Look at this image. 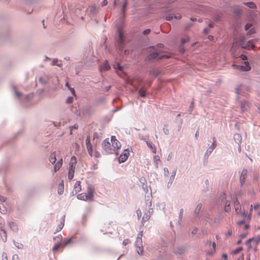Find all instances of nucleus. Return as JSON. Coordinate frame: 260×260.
<instances>
[{"instance_id":"864d4df0","label":"nucleus","mask_w":260,"mask_h":260,"mask_svg":"<svg viewBox=\"0 0 260 260\" xmlns=\"http://www.w3.org/2000/svg\"><path fill=\"white\" fill-rule=\"evenodd\" d=\"M142 188L144 189V191L146 192V193H147L148 192L149 188L147 184H143L142 185Z\"/></svg>"},{"instance_id":"6e6552de","label":"nucleus","mask_w":260,"mask_h":260,"mask_svg":"<svg viewBox=\"0 0 260 260\" xmlns=\"http://www.w3.org/2000/svg\"><path fill=\"white\" fill-rule=\"evenodd\" d=\"M216 147V140L215 138L213 137V142L211 146L208 148V149L206 150L205 153H204V158L208 159L210 155L212 153L214 149Z\"/></svg>"},{"instance_id":"dca6fc26","label":"nucleus","mask_w":260,"mask_h":260,"mask_svg":"<svg viewBox=\"0 0 260 260\" xmlns=\"http://www.w3.org/2000/svg\"><path fill=\"white\" fill-rule=\"evenodd\" d=\"M81 190V186L80 185V181H77L74 186V188L72 191L73 195H75L79 192H80Z\"/></svg>"},{"instance_id":"c85d7f7f","label":"nucleus","mask_w":260,"mask_h":260,"mask_svg":"<svg viewBox=\"0 0 260 260\" xmlns=\"http://www.w3.org/2000/svg\"><path fill=\"white\" fill-rule=\"evenodd\" d=\"M139 95L140 97L144 98L146 96V90L144 87H142L139 90Z\"/></svg>"},{"instance_id":"cd10ccee","label":"nucleus","mask_w":260,"mask_h":260,"mask_svg":"<svg viewBox=\"0 0 260 260\" xmlns=\"http://www.w3.org/2000/svg\"><path fill=\"white\" fill-rule=\"evenodd\" d=\"M202 208V205L201 203H199L197 205V207L194 210V214L198 217L199 215V213L201 211Z\"/></svg>"},{"instance_id":"72a5a7b5","label":"nucleus","mask_w":260,"mask_h":260,"mask_svg":"<svg viewBox=\"0 0 260 260\" xmlns=\"http://www.w3.org/2000/svg\"><path fill=\"white\" fill-rule=\"evenodd\" d=\"M64 189V184L63 181H61L58 185V193L61 194L63 193Z\"/></svg>"},{"instance_id":"f03ea898","label":"nucleus","mask_w":260,"mask_h":260,"mask_svg":"<svg viewBox=\"0 0 260 260\" xmlns=\"http://www.w3.org/2000/svg\"><path fill=\"white\" fill-rule=\"evenodd\" d=\"M169 57L170 56L168 55H160L159 51L153 46L150 48V53L146 57V60L149 61L152 59L158 58V59H161L165 58H169Z\"/></svg>"},{"instance_id":"e2e57ef3","label":"nucleus","mask_w":260,"mask_h":260,"mask_svg":"<svg viewBox=\"0 0 260 260\" xmlns=\"http://www.w3.org/2000/svg\"><path fill=\"white\" fill-rule=\"evenodd\" d=\"M2 260H8V257H7V255L6 252H3L2 253Z\"/></svg>"},{"instance_id":"052dcab7","label":"nucleus","mask_w":260,"mask_h":260,"mask_svg":"<svg viewBox=\"0 0 260 260\" xmlns=\"http://www.w3.org/2000/svg\"><path fill=\"white\" fill-rule=\"evenodd\" d=\"M173 17L174 16L173 15L169 14L167 16H166V19L167 20L170 21V20H172Z\"/></svg>"},{"instance_id":"7c9ffc66","label":"nucleus","mask_w":260,"mask_h":260,"mask_svg":"<svg viewBox=\"0 0 260 260\" xmlns=\"http://www.w3.org/2000/svg\"><path fill=\"white\" fill-rule=\"evenodd\" d=\"M235 93L237 94V98H239L240 95H242L241 85H237L235 88Z\"/></svg>"},{"instance_id":"a19ab883","label":"nucleus","mask_w":260,"mask_h":260,"mask_svg":"<svg viewBox=\"0 0 260 260\" xmlns=\"http://www.w3.org/2000/svg\"><path fill=\"white\" fill-rule=\"evenodd\" d=\"M175 179V178L174 177H170L169 178V181L168 182V184H167V187L168 188H170L174 180Z\"/></svg>"},{"instance_id":"79ce46f5","label":"nucleus","mask_w":260,"mask_h":260,"mask_svg":"<svg viewBox=\"0 0 260 260\" xmlns=\"http://www.w3.org/2000/svg\"><path fill=\"white\" fill-rule=\"evenodd\" d=\"M96 8L97 7L95 6H93L91 7L90 9V13L93 14H95L98 11V9Z\"/></svg>"},{"instance_id":"37998d69","label":"nucleus","mask_w":260,"mask_h":260,"mask_svg":"<svg viewBox=\"0 0 260 260\" xmlns=\"http://www.w3.org/2000/svg\"><path fill=\"white\" fill-rule=\"evenodd\" d=\"M139 138L141 140H144L146 142V141H147V140L149 138V136L148 135L143 136V135L139 134Z\"/></svg>"},{"instance_id":"ddd939ff","label":"nucleus","mask_w":260,"mask_h":260,"mask_svg":"<svg viewBox=\"0 0 260 260\" xmlns=\"http://www.w3.org/2000/svg\"><path fill=\"white\" fill-rule=\"evenodd\" d=\"M74 236H72L69 238H65L62 242V246L64 247L68 245H72L76 243V241L73 240Z\"/></svg>"},{"instance_id":"58836bf2","label":"nucleus","mask_w":260,"mask_h":260,"mask_svg":"<svg viewBox=\"0 0 260 260\" xmlns=\"http://www.w3.org/2000/svg\"><path fill=\"white\" fill-rule=\"evenodd\" d=\"M149 74L154 77H156L159 74V71L157 70H153L150 72Z\"/></svg>"},{"instance_id":"49530a36","label":"nucleus","mask_w":260,"mask_h":260,"mask_svg":"<svg viewBox=\"0 0 260 260\" xmlns=\"http://www.w3.org/2000/svg\"><path fill=\"white\" fill-rule=\"evenodd\" d=\"M127 1L125 0L124 3H123V5H122V9H121V13L124 14V11H125V9L127 6Z\"/></svg>"},{"instance_id":"6ab92c4d","label":"nucleus","mask_w":260,"mask_h":260,"mask_svg":"<svg viewBox=\"0 0 260 260\" xmlns=\"http://www.w3.org/2000/svg\"><path fill=\"white\" fill-rule=\"evenodd\" d=\"M110 69V66H109L107 60L104 61L100 68L101 71H105L109 70Z\"/></svg>"},{"instance_id":"2f4dec72","label":"nucleus","mask_w":260,"mask_h":260,"mask_svg":"<svg viewBox=\"0 0 260 260\" xmlns=\"http://www.w3.org/2000/svg\"><path fill=\"white\" fill-rule=\"evenodd\" d=\"M77 198L78 199L83 201H86L88 200L87 196L85 193H79L77 195Z\"/></svg>"},{"instance_id":"393cba45","label":"nucleus","mask_w":260,"mask_h":260,"mask_svg":"<svg viewBox=\"0 0 260 260\" xmlns=\"http://www.w3.org/2000/svg\"><path fill=\"white\" fill-rule=\"evenodd\" d=\"M1 231L2 232V233L1 234L2 240L5 242L7 241V239L6 232L4 229V227L2 226L1 227Z\"/></svg>"},{"instance_id":"09e8293b","label":"nucleus","mask_w":260,"mask_h":260,"mask_svg":"<svg viewBox=\"0 0 260 260\" xmlns=\"http://www.w3.org/2000/svg\"><path fill=\"white\" fill-rule=\"evenodd\" d=\"M82 68V65H79L75 67V71H76V74H78L79 73V72L81 70Z\"/></svg>"},{"instance_id":"c9c22d12","label":"nucleus","mask_w":260,"mask_h":260,"mask_svg":"<svg viewBox=\"0 0 260 260\" xmlns=\"http://www.w3.org/2000/svg\"><path fill=\"white\" fill-rule=\"evenodd\" d=\"M60 247H62V243H58V244H55L54 246L53 247L52 250L53 252H55L56 251H57Z\"/></svg>"},{"instance_id":"e433bc0d","label":"nucleus","mask_w":260,"mask_h":260,"mask_svg":"<svg viewBox=\"0 0 260 260\" xmlns=\"http://www.w3.org/2000/svg\"><path fill=\"white\" fill-rule=\"evenodd\" d=\"M234 205L236 211H237L240 206V205L239 202L238 201V200L237 199L234 200Z\"/></svg>"},{"instance_id":"603ef678","label":"nucleus","mask_w":260,"mask_h":260,"mask_svg":"<svg viewBox=\"0 0 260 260\" xmlns=\"http://www.w3.org/2000/svg\"><path fill=\"white\" fill-rule=\"evenodd\" d=\"M163 132L166 135H168L169 134V130L166 125H165L164 127L163 128Z\"/></svg>"},{"instance_id":"412c9836","label":"nucleus","mask_w":260,"mask_h":260,"mask_svg":"<svg viewBox=\"0 0 260 260\" xmlns=\"http://www.w3.org/2000/svg\"><path fill=\"white\" fill-rule=\"evenodd\" d=\"M56 154L55 151L52 152L49 156V161L52 165L54 164L56 161Z\"/></svg>"},{"instance_id":"c03bdc74","label":"nucleus","mask_w":260,"mask_h":260,"mask_svg":"<svg viewBox=\"0 0 260 260\" xmlns=\"http://www.w3.org/2000/svg\"><path fill=\"white\" fill-rule=\"evenodd\" d=\"M113 68L115 69H118L119 71L122 70V67L120 65L118 62H116L113 66Z\"/></svg>"},{"instance_id":"2eb2a0df","label":"nucleus","mask_w":260,"mask_h":260,"mask_svg":"<svg viewBox=\"0 0 260 260\" xmlns=\"http://www.w3.org/2000/svg\"><path fill=\"white\" fill-rule=\"evenodd\" d=\"M247 175V170L246 169H243L241 172V175L239 178V181L240 183V186L242 187L245 183V180Z\"/></svg>"},{"instance_id":"774afa93","label":"nucleus","mask_w":260,"mask_h":260,"mask_svg":"<svg viewBox=\"0 0 260 260\" xmlns=\"http://www.w3.org/2000/svg\"><path fill=\"white\" fill-rule=\"evenodd\" d=\"M12 260H19L18 255L17 254L13 255L12 257Z\"/></svg>"},{"instance_id":"423d86ee","label":"nucleus","mask_w":260,"mask_h":260,"mask_svg":"<svg viewBox=\"0 0 260 260\" xmlns=\"http://www.w3.org/2000/svg\"><path fill=\"white\" fill-rule=\"evenodd\" d=\"M13 91H14L15 95L16 96V97L17 98H18L19 99H21L23 98H24V99L26 101H29L31 99H32L34 95V93H30L27 95L24 96L23 95H22V94L21 92L18 91L16 90V88L15 86H13Z\"/></svg>"},{"instance_id":"f8f14e48","label":"nucleus","mask_w":260,"mask_h":260,"mask_svg":"<svg viewBox=\"0 0 260 260\" xmlns=\"http://www.w3.org/2000/svg\"><path fill=\"white\" fill-rule=\"evenodd\" d=\"M129 155V150L128 149H125L123 152L120 154L119 157V162L122 163L125 162Z\"/></svg>"},{"instance_id":"0e129e2a","label":"nucleus","mask_w":260,"mask_h":260,"mask_svg":"<svg viewBox=\"0 0 260 260\" xmlns=\"http://www.w3.org/2000/svg\"><path fill=\"white\" fill-rule=\"evenodd\" d=\"M129 243V240L128 239H125L123 242H122V244L123 245V246H126L127 245L128 243Z\"/></svg>"},{"instance_id":"4d7b16f0","label":"nucleus","mask_w":260,"mask_h":260,"mask_svg":"<svg viewBox=\"0 0 260 260\" xmlns=\"http://www.w3.org/2000/svg\"><path fill=\"white\" fill-rule=\"evenodd\" d=\"M164 176L166 177H168L169 175V170L167 168H164Z\"/></svg>"},{"instance_id":"ea45409f","label":"nucleus","mask_w":260,"mask_h":260,"mask_svg":"<svg viewBox=\"0 0 260 260\" xmlns=\"http://www.w3.org/2000/svg\"><path fill=\"white\" fill-rule=\"evenodd\" d=\"M183 209H181L180 210V211H179V220H178V222H179V224H181V221L182 219V218H183Z\"/></svg>"},{"instance_id":"13d9d810","label":"nucleus","mask_w":260,"mask_h":260,"mask_svg":"<svg viewBox=\"0 0 260 260\" xmlns=\"http://www.w3.org/2000/svg\"><path fill=\"white\" fill-rule=\"evenodd\" d=\"M73 101V98L72 96L68 97L66 100V103L68 104H70L72 103Z\"/></svg>"},{"instance_id":"a878e982","label":"nucleus","mask_w":260,"mask_h":260,"mask_svg":"<svg viewBox=\"0 0 260 260\" xmlns=\"http://www.w3.org/2000/svg\"><path fill=\"white\" fill-rule=\"evenodd\" d=\"M39 80L41 84L45 85L48 82V77L46 76H41L39 78Z\"/></svg>"},{"instance_id":"4be33fe9","label":"nucleus","mask_w":260,"mask_h":260,"mask_svg":"<svg viewBox=\"0 0 260 260\" xmlns=\"http://www.w3.org/2000/svg\"><path fill=\"white\" fill-rule=\"evenodd\" d=\"M88 200H92L93 198V190L91 187L88 188L87 193H86Z\"/></svg>"},{"instance_id":"5fc2aeb1","label":"nucleus","mask_w":260,"mask_h":260,"mask_svg":"<svg viewBox=\"0 0 260 260\" xmlns=\"http://www.w3.org/2000/svg\"><path fill=\"white\" fill-rule=\"evenodd\" d=\"M87 151H88V154H89L91 156H92V146H90V147H88V148H87Z\"/></svg>"},{"instance_id":"f3484780","label":"nucleus","mask_w":260,"mask_h":260,"mask_svg":"<svg viewBox=\"0 0 260 260\" xmlns=\"http://www.w3.org/2000/svg\"><path fill=\"white\" fill-rule=\"evenodd\" d=\"M62 158L59 159L54 166V172L55 173L58 171L62 165Z\"/></svg>"},{"instance_id":"de8ad7c7","label":"nucleus","mask_w":260,"mask_h":260,"mask_svg":"<svg viewBox=\"0 0 260 260\" xmlns=\"http://www.w3.org/2000/svg\"><path fill=\"white\" fill-rule=\"evenodd\" d=\"M105 101V98L104 97H101L96 100V103L97 104L103 103Z\"/></svg>"},{"instance_id":"a18cd8bd","label":"nucleus","mask_w":260,"mask_h":260,"mask_svg":"<svg viewBox=\"0 0 260 260\" xmlns=\"http://www.w3.org/2000/svg\"><path fill=\"white\" fill-rule=\"evenodd\" d=\"M241 10L239 8H236L234 10V13L236 16H240L241 13Z\"/></svg>"},{"instance_id":"bb28decb","label":"nucleus","mask_w":260,"mask_h":260,"mask_svg":"<svg viewBox=\"0 0 260 260\" xmlns=\"http://www.w3.org/2000/svg\"><path fill=\"white\" fill-rule=\"evenodd\" d=\"M146 143L147 144V146L151 149L152 152L154 153H156V149L155 146L153 144V143L151 142H149L148 141H146Z\"/></svg>"},{"instance_id":"f257e3e1","label":"nucleus","mask_w":260,"mask_h":260,"mask_svg":"<svg viewBox=\"0 0 260 260\" xmlns=\"http://www.w3.org/2000/svg\"><path fill=\"white\" fill-rule=\"evenodd\" d=\"M152 197L151 193H150V196H147V198H146V209L147 211L144 213V216L142 218V222L143 223L147 221L153 212V209L151 208V198Z\"/></svg>"},{"instance_id":"6e6d98bb","label":"nucleus","mask_w":260,"mask_h":260,"mask_svg":"<svg viewBox=\"0 0 260 260\" xmlns=\"http://www.w3.org/2000/svg\"><path fill=\"white\" fill-rule=\"evenodd\" d=\"M193 107H194V102L193 101H192L190 104V106H189V111L190 113H191L193 110Z\"/></svg>"},{"instance_id":"7ed1b4c3","label":"nucleus","mask_w":260,"mask_h":260,"mask_svg":"<svg viewBox=\"0 0 260 260\" xmlns=\"http://www.w3.org/2000/svg\"><path fill=\"white\" fill-rule=\"evenodd\" d=\"M218 203L219 205H223L224 206V210L226 212H229L231 211L230 202V200H228L225 194L221 193L218 198Z\"/></svg>"},{"instance_id":"39448f33","label":"nucleus","mask_w":260,"mask_h":260,"mask_svg":"<svg viewBox=\"0 0 260 260\" xmlns=\"http://www.w3.org/2000/svg\"><path fill=\"white\" fill-rule=\"evenodd\" d=\"M102 147L103 149L109 154H115L118 155V152L113 151L111 143L109 141V139H105L102 143Z\"/></svg>"},{"instance_id":"0eeeda50","label":"nucleus","mask_w":260,"mask_h":260,"mask_svg":"<svg viewBox=\"0 0 260 260\" xmlns=\"http://www.w3.org/2000/svg\"><path fill=\"white\" fill-rule=\"evenodd\" d=\"M111 145L113 151L118 152V150L121 147V144L115 136H112L111 137Z\"/></svg>"},{"instance_id":"f704fd0d","label":"nucleus","mask_w":260,"mask_h":260,"mask_svg":"<svg viewBox=\"0 0 260 260\" xmlns=\"http://www.w3.org/2000/svg\"><path fill=\"white\" fill-rule=\"evenodd\" d=\"M59 60H58V59L57 58H54L53 60H52V61L51 63V66H57L59 67H61L62 66V63H59Z\"/></svg>"},{"instance_id":"8fccbe9b","label":"nucleus","mask_w":260,"mask_h":260,"mask_svg":"<svg viewBox=\"0 0 260 260\" xmlns=\"http://www.w3.org/2000/svg\"><path fill=\"white\" fill-rule=\"evenodd\" d=\"M15 246L18 249H22L23 248V245L18 242H14Z\"/></svg>"},{"instance_id":"bf43d9fd","label":"nucleus","mask_w":260,"mask_h":260,"mask_svg":"<svg viewBox=\"0 0 260 260\" xmlns=\"http://www.w3.org/2000/svg\"><path fill=\"white\" fill-rule=\"evenodd\" d=\"M56 239H58L57 241L59 242V241H61L62 240V236L61 235H59L57 236V237H55L53 238V239L54 240H55Z\"/></svg>"},{"instance_id":"1a4fd4ad","label":"nucleus","mask_w":260,"mask_h":260,"mask_svg":"<svg viewBox=\"0 0 260 260\" xmlns=\"http://www.w3.org/2000/svg\"><path fill=\"white\" fill-rule=\"evenodd\" d=\"M135 246L137 248V253L139 255H142L143 251L142 244V239H136Z\"/></svg>"},{"instance_id":"9b49d317","label":"nucleus","mask_w":260,"mask_h":260,"mask_svg":"<svg viewBox=\"0 0 260 260\" xmlns=\"http://www.w3.org/2000/svg\"><path fill=\"white\" fill-rule=\"evenodd\" d=\"M255 41L256 40L255 39H252L248 41L245 44H242V48L248 50L253 49V48L254 47V43Z\"/></svg>"},{"instance_id":"680f3d73","label":"nucleus","mask_w":260,"mask_h":260,"mask_svg":"<svg viewBox=\"0 0 260 260\" xmlns=\"http://www.w3.org/2000/svg\"><path fill=\"white\" fill-rule=\"evenodd\" d=\"M154 162H155V164L157 165V162L158 161H159L160 160V159H159V156L158 155H155L154 156Z\"/></svg>"},{"instance_id":"4c0bfd02","label":"nucleus","mask_w":260,"mask_h":260,"mask_svg":"<svg viewBox=\"0 0 260 260\" xmlns=\"http://www.w3.org/2000/svg\"><path fill=\"white\" fill-rule=\"evenodd\" d=\"M246 38L244 36H241L239 38L240 45L242 47V44H245Z\"/></svg>"},{"instance_id":"20e7f679","label":"nucleus","mask_w":260,"mask_h":260,"mask_svg":"<svg viewBox=\"0 0 260 260\" xmlns=\"http://www.w3.org/2000/svg\"><path fill=\"white\" fill-rule=\"evenodd\" d=\"M76 157L75 156H73L69 164V172H68V179L71 180L74 175L75 172V165L76 164Z\"/></svg>"},{"instance_id":"c756f323","label":"nucleus","mask_w":260,"mask_h":260,"mask_svg":"<svg viewBox=\"0 0 260 260\" xmlns=\"http://www.w3.org/2000/svg\"><path fill=\"white\" fill-rule=\"evenodd\" d=\"M82 112L83 114H89L92 112V109L89 106L86 107L83 109Z\"/></svg>"},{"instance_id":"5701e85b","label":"nucleus","mask_w":260,"mask_h":260,"mask_svg":"<svg viewBox=\"0 0 260 260\" xmlns=\"http://www.w3.org/2000/svg\"><path fill=\"white\" fill-rule=\"evenodd\" d=\"M9 225L11 229L14 232H17L18 230V228L16 223L14 222L11 221L9 222Z\"/></svg>"},{"instance_id":"69168bd1","label":"nucleus","mask_w":260,"mask_h":260,"mask_svg":"<svg viewBox=\"0 0 260 260\" xmlns=\"http://www.w3.org/2000/svg\"><path fill=\"white\" fill-rule=\"evenodd\" d=\"M137 217H138V219H140L141 216V215H142V212H141V210H140V209H138L137 210Z\"/></svg>"},{"instance_id":"aec40b11","label":"nucleus","mask_w":260,"mask_h":260,"mask_svg":"<svg viewBox=\"0 0 260 260\" xmlns=\"http://www.w3.org/2000/svg\"><path fill=\"white\" fill-rule=\"evenodd\" d=\"M64 220H65V215H63L61 219V221H60L59 224L57 227V229L56 230V232H58L60 231L63 228V227L64 226Z\"/></svg>"},{"instance_id":"3c124183","label":"nucleus","mask_w":260,"mask_h":260,"mask_svg":"<svg viewBox=\"0 0 260 260\" xmlns=\"http://www.w3.org/2000/svg\"><path fill=\"white\" fill-rule=\"evenodd\" d=\"M189 41V37L187 36L185 38H184L181 40V43L182 44H184L185 43L188 42Z\"/></svg>"},{"instance_id":"9d476101","label":"nucleus","mask_w":260,"mask_h":260,"mask_svg":"<svg viewBox=\"0 0 260 260\" xmlns=\"http://www.w3.org/2000/svg\"><path fill=\"white\" fill-rule=\"evenodd\" d=\"M232 66L235 67L237 69L243 71H248L251 69L250 66L248 61H244L243 65H236L233 64Z\"/></svg>"},{"instance_id":"a211bd4d","label":"nucleus","mask_w":260,"mask_h":260,"mask_svg":"<svg viewBox=\"0 0 260 260\" xmlns=\"http://www.w3.org/2000/svg\"><path fill=\"white\" fill-rule=\"evenodd\" d=\"M249 107V103L247 101H244L241 103V109L242 111H247Z\"/></svg>"},{"instance_id":"4468645a","label":"nucleus","mask_w":260,"mask_h":260,"mask_svg":"<svg viewBox=\"0 0 260 260\" xmlns=\"http://www.w3.org/2000/svg\"><path fill=\"white\" fill-rule=\"evenodd\" d=\"M117 46L119 48V49H121L124 46V39L123 33L121 31H119L118 35V39L117 40Z\"/></svg>"},{"instance_id":"338daca9","label":"nucleus","mask_w":260,"mask_h":260,"mask_svg":"<svg viewBox=\"0 0 260 260\" xmlns=\"http://www.w3.org/2000/svg\"><path fill=\"white\" fill-rule=\"evenodd\" d=\"M151 31V30L150 29H146L144 30L143 32V34L144 35H146L149 34Z\"/></svg>"},{"instance_id":"473e14b6","label":"nucleus","mask_w":260,"mask_h":260,"mask_svg":"<svg viewBox=\"0 0 260 260\" xmlns=\"http://www.w3.org/2000/svg\"><path fill=\"white\" fill-rule=\"evenodd\" d=\"M243 4L247 6L249 8H251V9H256V6L253 2H245Z\"/></svg>"},{"instance_id":"b1692460","label":"nucleus","mask_w":260,"mask_h":260,"mask_svg":"<svg viewBox=\"0 0 260 260\" xmlns=\"http://www.w3.org/2000/svg\"><path fill=\"white\" fill-rule=\"evenodd\" d=\"M234 139L235 141L239 145L240 144L242 140L241 136L239 134H235L234 135Z\"/></svg>"}]
</instances>
